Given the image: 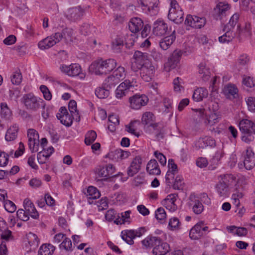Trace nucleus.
<instances>
[{
	"instance_id": "nucleus-1",
	"label": "nucleus",
	"mask_w": 255,
	"mask_h": 255,
	"mask_svg": "<svg viewBox=\"0 0 255 255\" xmlns=\"http://www.w3.org/2000/svg\"><path fill=\"white\" fill-rule=\"evenodd\" d=\"M116 66L117 62L114 59H101L93 62L89 69L92 72L97 75H107L113 71Z\"/></svg>"
},
{
	"instance_id": "nucleus-2",
	"label": "nucleus",
	"mask_w": 255,
	"mask_h": 255,
	"mask_svg": "<svg viewBox=\"0 0 255 255\" xmlns=\"http://www.w3.org/2000/svg\"><path fill=\"white\" fill-rule=\"evenodd\" d=\"M22 102L26 109L31 111H36L42 103V100L38 98L32 93L24 94L22 98Z\"/></svg>"
},
{
	"instance_id": "nucleus-3",
	"label": "nucleus",
	"mask_w": 255,
	"mask_h": 255,
	"mask_svg": "<svg viewBox=\"0 0 255 255\" xmlns=\"http://www.w3.org/2000/svg\"><path fill=\"white\" fill-rule=\"evenodd\" d=\"M183 12L177 1L172 0L170 2V8L168 14L169 19L176 24H179L183 21Z\"/></svg>"
},
{
	"instance_id": "nucleus-4",
	"label": "nucleus",
	"mask_w": 255,
	"mask_h": 255,
	"mask_svg": "<svg viewBox=\"0 0 255 255\" xmlns=\"http://www.w3.org/2000/svg\"><path fill=\"white\" fill-rule=\"evenodd\" d=\"M133 60L131 69L134 71H138V69L146 65L148 62H150L148 59V54L138 50L135 51L133 55Z\"/></svg>"
},
{
	"instance_id": "nucleus-5",
	"label": "nucleus",
	"mask_w": 255,
	"mask_h": 255,
	"mask_svg": "<svg viewBox=\"0 0 255 255\" xmlns=\"http://www.w3.org/2000/svg\"><path fill=\"white\" fill-rule=\"evenodd\" d=\"M144 227H141L137 230H126L122 232V238L127 244L131 245L134 244L133 239L136 237H140L146 232Z\"/></svg>"
},
{
	"instance_id": "nucleus-6",
	"label": "nucleus",
	"mask_w": 255,
	"mask_h": 255,
	"mask_svg": "<svg viewBox=\"0 0 255 255\" xmlns=\"http://www.w3.org/2000/svg\"><path fill=\"white\" fill-rule=\"evenodd\" d=\"M244 165L247 170H251L255 166V154L253 148L249 146L243 153Z\"/></svg>"
},
{
	"instance_id": "nucleus-7",
	"label": "nucleus",
	"mask_w": 255,
	"mask_h": 255,
	"mask_svg": "<svg viewBox=\"0 0 255 255\" xmlns=\"http://www.w3.org/2000/svg\"><path fill=\"white\" fill-rule=\"evenodd\" d=\"M138 70H140V76L144 81L150 82L152 80L154 76L155 68L151 62H148Z\"/></svg>"
},
{
	"instance_id": "nucleus-8",
	"label": "nucleus",
	"mask_w": 255,
	"mask_h": 255,
	"mask_svg": "<svg viewBox=\"0 0 255 255\" xmlns=\"http://www.w3.org/2000/svg\"><path fill=\"white\" fill-rule=\"evenodd\" d=\"M206 23V19L204 17H199L195 15L188 14L185 20V24L195 28H201Z\"/></svg>"
},
{
	"instance_id": "nucleus-9",
	"label": "nucleus",
	"mask_w": 255,
	"mask_h": 255,
	"mask_svg": "<svg viewBox=\"0 0 255 255\" xmlns=\"http://www.w3.org/2000/svg\"><path fill=\"white\" fill-rule=\"evenodd\" d=\"M84 13V10L81 6L69 8L65 13L66 17L71 21L81 19Z\"/></svg>"
},
{
	"instance_id": "nucleus-10",
	"label": "nucleus",
	"mask_w": 255,
	"mask_h": 255,
	"mask_svg": "<svg viewBox=\"0 0 255 255\" xmlns=\"http://www.w3.org/2000/svg\"><path fill=\"white\" fill-rule=\"evenodd\" d=\"M148 99L145 95H135L129 98L130 107L134 110H138L147 104Z\"/></svg>"
},
{
	"instance_id": "nucleus-11",
	"label": "nucleus",
	"mask_w": 255,
	"mask_h": 255,
	"mask_svg": "<svg viewBox=\"0 0 255 255\" xmlns=\"http://www.w3.org/2000/svg\"><path fill=\"white\" fill-rule=\"evenodd\" d=\"M59 69L63 73L71 77L79 75L81 71V67L77 64H71L69 65L61 64Z\"/></svg>"
},
{
	"instance_id": "nucleus-12",
	"label": "nucleus",
	"mask_w": 255,
	"mask_h": 255,
	"mask_svg": "<svg viewBox=\"0 0 255 255\" xmlns=\"http://www.w3.org/2000/svg\"><path fill=\"white\" fill-rule=\"evenodd\" d=\"M188 205L193 212L197 215L200 214L204 210V206L199 197L191 195L189 197Z\"/></svg>"
},
{
	"instance_id": "nucleus-13",
	"label": "nucleus",
	"mask_w": 255,
	"mask_h": 255,
	"mask_svg": "<svg viewBox=\"0 0 255 255\" xmlns=\"http://www.w3.org/2000/svg\"><path fill=\"white\" fill-rule=\"evenodd\" d=\"M240 131L243 134H255V124L248 119H243L239 123Z\"/></svg>"
},
{
	"instance_id": "nucleus-14",
	"label": "nucleus",
	"mask_w": 255,
	"mask_h": 255,
	"mask_svg": "<svg viewBox=\"0 0 255 255\" xmlns=\"http://www.w3.org/2000/svg\"><path fill=\"white\" fill-rule=\"evenodd\" d=\"M168 30V25L161 19L156 20L153 24V33L157 36L164 35Z\"/></svg>"
},
{
	"instance_id": "nucleus-15",
	"label": "nucleus",
	"mask_w": 255,
	"mask_h": 255,
	"mask_svg": "<svg viewBox=\"0 0 255 255\" xmlns=\"http://www.w3.org/2000/svg\"><path fill=\"white\" fill-rule=\"evenodd\" d=\"M208 146L210 147L216 146L215 140L211 136H206L200 137L195 142V146L197 149L204 148Z\"/></svg>"
},
{
	"instance_id": "nucleus-16",
	"label": "nucleus",
	"mask_w": 255,
	"mask_h": 255,
	"mask_svg": "<svg viewBox=\"0 0 255 255\" xmlns=\"http://www.w3.org/2000/svg\"><path fill=\"white\" fill-rule=\"evenodd\" d=\"M130 154L129 151H124L121 149H117L111 151L107 155V157L114 161H119L128 158Z\"/></svg>"
},
{
	"instance_id": "nucleus-17",
	"label": "nucleus",
	"mask_w": 255,
	"mask_h": 255,
	"mask_svg": "<svg viewBox=\"0 0 255 255\" xmlns=\"http://www.w3.org/2000/svg\"><path fill=\"white\" fill-rule=\"evenodd\" d=\"M182 53V52L181 50H176L174 51L165 64L166 67H169V69L167 70L168 71L175 67L180 60Z\"/></svg>"
},
{
	"instance_id": "nucleus-18",
	"label": "nucleus",
	"mask_w": 255,
	"mask_h": 255,
	"mask_svg": "<svg viewBox=\"0 0 255 255\" xmlns=\"http://www.w3.org/2000/svg\"><path fill=\"white\" fill-rule=\"evenodd\" d=\"M23 207L25 211L33 219H37L39 218V214L37 211L34 204L28 199H24Z\"/></svg>"
},
{
	"instance_id": "nucleus-19",
	"label": "nucleus",
	"mask_w": 255,
	"mask_h": 255,
	"mask_svg": "<svg viewBox=\"0 0 255 255\" xmlns=\"http://www.w3.org/2000/svg\"><path fill=\"white\" fill-rule=\"evenodd\" d=\"M128 27L130 31L132 33H137L141 30L143 27V22L139 17H135L130 19Z\"/></svg>"
},
{
	"instance_id": "nucleus-20",
	"label": "nucleus",
	"mask_w": 255,
	"mask_h": 255,
	"mask_svg": "<svg viewBox=\"0 0 255 255\" xmlns=\"http://www.w3.org/2000/svg\"><path fill=\"white\" fill-rule=\"evenodd\" d=\"M141 159L139 157H136L131 162L130 166L128 168L127 173L128 176L132 177L136 174L140 168Z\"/></svg>"
},
{
	"instance_id": "nucleus-21",
	"label": "nucleus",
	"mask_w": 255,
	"mask_h": 255,
	"mask_svg": "<svg viewBox=\"0 0 255 255\" xmlns=\"http://www.w3.org/2000/svg\"><path fill=\"white\" fill-rule=\"evenodd\" d=\"M168 170L165 176L166 183L171 184L170 177L174 178L175 174L177 172V165L174 163L173 159H169L168 162Z\"/></svg>"
},
{
	"instance_id": "nucleus-22",
	"label": "nucleus",
	"mask_w": 255,
	"mask_h": 255,
	"mask_svg": "<svg viewBox=\"0 0 255 255\" xmlns=\"http://www.w3.org/2000/svg\"><path fill=\"white\" fill-rule=\"evenodd\" d=\"M170 251L169 245L162 240L152 250V254L154 255H165Z\"/></svg>"
},
{
	"instance_id": "nucleus-23",
	"label": "nucleus",
	"mask_w": 255,
	"mask_h": 255,
	"mask_svg": "<svg viewBox=\"0 0 255 255\" xmlns=\"http://www.w3.org/2000/svg\"><path fill=\"white\" fill-rule=\"evenodd\" d=\"M161 240L162 239L159 237L148 236L142 240L141 243L142 245L144 246L145 248H153V249L156 247V246L161 243Z\"/></svg>"
},
{
	"instance_id": "nucleus-24",
	"label": "nucleus",
	"mask_w": 255,
	"mask_h": 255,
	"mask_svg": "<svg viewBox=\"0 0 255 255\" xmlns=\"http://www.w3.org/2000/svg\"><path fill=\"white\" fill-rule=\"evenodd\" d=\"M204 225L203 222L197 223L190 231L189 237L191 239L197 240L203 236L201 231L202 226Z\"/></svg>"
},
{
	"instance_id": "nucleus-25",
	"label": "nucleus",
	"mask_w": 255,
	"mask_h": 255,
	"mask_svg": "<svg viewBox=\"0 0 255 255\" xmlns=\"http://www.w3.org/2000/svg\"><path fill=\"white\" fill-rule=\"evenodd\" d=\"M85 194L87 197L88 202L90 204H93V200L99 198L101 196L99 190L93 186L89 187Z\"/></svg>"
},
{
	"instance_id": "nucleus-26",
	"label": "nucleus",
	"mask_w": 255,
	"mask_h": 255,
	"mask_svg": "<svg viewBox=\"0 0 255 255\" xmlns=\"http://www.w3.org/2000/svg\"><path fill=\"white\" fill-rule=\"evenodd\" d=\"M175 32L174 30L170 35L165 37L160 41L159 46L162 49L167 50L173 43L176 38Z\"/></svg>"
},
{
	"instance_id": "nucleus-27",
	"label": "nucleus",
	"mask_w": 255,
	"mask_h": 255,
	"mask_svg": "<svg viewBox=\"0 0 255 255\" xmlns=\"http://www.w3.org/2000/svg\"><path fill=\"white\" fill-rule=\"evenodd\" d=\"M146 170L151 175H158L161 172L157 162L154 159H151L148 162L146 166Z\"/></svg>"
},
{
	"instance_id": "nucleus-28",
	"label": "nucleus",
	"mask_w": 255,
	"mask_h": 255,
	"mask_svg": "<svg viewBox=\"0 0 255 255\" xmlns=\"http://www.w3.org/2000/svg\"><path fill=\"white\" fill-rule=\"evenodd\" d=\"M208 95V90L204 88H198L196 89L193 94V99L196 102H200L204 98L207 97Z\"/></svg>"
},
{
	"instance_id": "nucleus-29",
	"label": "nucleus",
	"mask_w": 255,
	"mask_h": 255,
	"mask_svg": "<svg viewBox=\"0 0 255 255\" xmlns=\"http://www.w3.org/2000/svg\"><path fill=\"white\" fill-rule=\"evenodd\" d=\"M225 95L228 98H235L238 96V90L234 85H228L223 89Z\"/></svg>"
},
{
	"instance_id": "nucleus-30",
	"label": "nucleus",
	"mask_w": 255,
	"mask_h": 255,
	"mask_svg": "<svg viewBox=\"0 0 255 255\" xmlns=\"http://www.w3.org/2000/svg\"><path fill=\"white\" fill-rule=\"evenodd\" d=\"M231 28L225 26L223 30L226 31L223 35L219 37V41L221 43L231 41L236 36L235 33L231 31Z\"/></svg>"
},
{
	"instance_id": "nucleus-31",
	"label": "nucleus",
	"mask_w": 255,
	"mask_h": 255,
	"mask_svg": "<svg viewBox=\"0 0 255 255\" xmlns=\"http://www.w3.org/2000/svg\"><path fill=\"white\" fill-rule=\"evenodd\" d=\"M129 83L128 81H124L121 83L116 90V96L117 98H121L126 96L130 91L127 85Z\"/></svg>"
},
{
	"instance_id": "nucleus-32",
	"label": "nucleus",
	"mask_w": 255,
	"mask_h": 255,
	"mask_svg": "<svg viewBox=\"0 0 255 255\" xmlns=\"http://www.w3.org/2000/svg\"><path fill=\"white\" fill-rule=\"evenodd\" d=\"M18 130V127L16 125L10 127L7 129L5 135V140L7 141H11L16 139L17 136Z\"/></svg>"
},
{
	"instance_id": "nucleus-33",
	"label": "nucleus",
	"mask_w": 255,
	"mask_h": 255,
	"mask_svg": "<svg viewBox=\"0 0 255 255\" xmlns=\"http://www.w3.org/2000/svg\"><path fill=\"white\" fill-rule=\"evenodd\" d=\"M150 127L153 129L156 140H160L163 138L164 130L161 124L159 123L151 124Z\"/></svg>"
},
{
	"instance_id": "nucleus-34",
	"label": "nucleus",
	"mask_w": 255,
	"mask_h": 255,
	"mask_svg": "<svg viewBox=\"0 0 255 255\" xmlns=\"http://www.w3.org/2000/svg\"><path fill=\"white\" fill-rule=\"evenodd\" d=\"M216 189L219 196L221 197L226 198L230 195L229 187L224 183L219 182L216 186Z\"/></svg>"
},
{
	"instance_id": "nucleus-35",
	"label": "nucleus",
	"mask_w": 255,
	"mask_h": 255,
	"mask_svg": "<svg viewBox=\"0 0 255 255\" xmlns=\"http://www.w3.org/2000/svg\"><path fill=\"white\" fill-rule=\"evenodd\" d=\"M56 44V42L53 39V37L48 36L41 40L38 43V47L41 50L48 49Z\"/></svg>"
},
{
	"instance_id": "nucleus-36",
	"label": "nucleus",
	"mask_w": 255,
	"mask_h": 255,
	"mask_svg": "<svg viewBox=\"0 0 255 255\" xmlns=\"http://www.w3.org/2000/svg\"><path fill=\"white\" fill-rule=\"evenodd\" d=\"M55 248L51 244H43L39 248L38 255H52Z\"/></svg>"
},
{
	"instance_id": "nucleus-37",
	"label": "nucleus",
	"mask_w": 255,
	"mask_h": 255,
	"mask_svg": "<svg viewBox=\"0 0 255 255\" xmlns=\"http://www.w3.org/2000/svg\"><path fill=\"white\" fill-rule=\"evenodd\" d=\"M199 73L201 75V77L204 81L209 80L210 77V69L207 67L206 64L205 63H201L199 65Z\"/></svg>"
},
{
	"instance_id": "nucleus-38",
	"label": "nucleus",
	"mask_w": 255,
	"mask_h": 255,
	"mask_svg": "<svg viewBox=\"0 0 255 255\" xmlns=\"http://www.w3.org/2000/svg\"><path fill=\"white\" fill-rule=\"evenodd\" d=\"M229 8L230 7L228 4H224L222 2H220L215 8V11L220 16V19H222L223 16L227 14V12L229 11Z\"/></svg>"
},
{
	"instance_id": "nucleus-39",
	"label": "nucleus",
	"mask_w": 255,
	"mask_h": 255,
	"mask_svg": "<svg viewBox=\"0 0 255 255\" xmlns=\"http://www.w3.org/2000/svg\"><path fill=\"white\" fill-rule=\"evenodd\" d=\"M124 47V41L120 37H116L112 42V48L115 53H120Z\"/></svg>"
},
{
	"instance_id": "nucleus-40",
	"label": "nucleus",
	"mask_w": 255,
	"mask_h": 255,
	"mask_svg": "<svg viewBox=\"0 0 255 255\" xmlns=\"http://www.w3.org/2000/svg\"><path fill=\"white\" fill-rule=\"evenodd\" d=\"M120 82L119 79H117L113 75L107 78L104 83V85L106 88L111 89L114 87Z\"/></svg>"
},
{
	"instance_id": "nucleus-41",
	"label": "nucleus",
	"mask_w": 255,
	"mask_h": 255,
	"mask_svg": "<svg viewBox=\"0 0 255 255\" xmlns=\"http://www.w3.org/2000/svg\"><path fill=\"white\" fill-rule=\"evenodd\" d=\"M63 38L66 42L73 41V30L69 27H65L62 30Z\"/></svg>"
},
{
	"instance_id": "nucleus-42",
	"label": "nucleus",
	"mask_w": 255,
	"mask_h": 255,
	"mask_svg": "<svg viewBox=\"0 0 255 255\" xmlns=\"http://www.w3.org/2000/svg\"><path fill=\"white\" fill-rule=\"evenodd\" d=\"M0 109L1 117L6 120L9 119L11 116V112L6 103L0 104Z\"/></svg>"
},
{
	"instance_id": "nucleus-43",
	"label": "nucleus",
	"mask_w": 255,
	"mask_h": 255,
	"mask_svg": "<svg viewBox=\"0 0 255 255\" xmlns=\"http://www.w3.org/2000/svg\"><path fill=\"white\" fill-rule=\"evenodd\" d=\"M105 87H98L95 90V95L99 99H105L108 97L109 90Z\"/></svg>"
},
{
	"instance_id": "nucleus-44",
	"label": "nucleus",
	"mask_w": 255,
	"mask_h": 255,
	"mask_svg": "<svg viewBox=\"0 0 255 255\" xmlns=\"http://www.w3.org/2000/svg\"><path fill=\"white\" fill-rule=\"evenodd\" d=\"M154 117L153 114L149 112L144 113L141 119V122L143 125H147L152 124L151 123L154 121Z\"/></svg>"
},
{
	"instance_id": "nucleus-45",
	"label": "nucleus",
	"mask_w": 255,
	"mask_h": 255,
	"mask_svg": "<svg viewBox=\"0 0 255 255\" xmlns=\"http://www.w3.org/2000/svg\"><path fill=\"white\" fill-rule=\"evenodd\" d=\"M58 119L60 121L62 124L66 127H70L72 124V118L70 115L67 114L66 115H62V116H58Z\"/></svg>"
},
{
	"instance_id": "nucleus-46",
	"label": "nucleus",
	"mask_w": 255,
	"mask_h": 255,
	"mask_svg": "<svg viewBox=\"0 0 255 255\" xmlns=\"http://www.w3.org/2000/svg\"><path fill=\"white\" fill-rule=\"evenodd\" d=\"M117 79H119V80L124 79L126 76V71L124 67L119 66L113 72L112 74Z\"/></svg>"
},
{
	"instance_id": "nucleus-47",
	"label": "nucleus",
	"mask_w": 255,
	"mask_h": 255,
	"mask_svg": "<svg viewBox=\"0 0 255 255\" xmlns=\"http://www.w3.org/2000/svg\"><path fill=\"white\" fill-rule=\"evenodd\" d=\"M235 178L232 174H225L221 176V180L220 182L224 183L225 185L229 186L232 185L235 182Z\"/></svg>"
},
{
	"instance_id": "nucleus-48",
	"label": "nucleus",
	"mask_w": 255,
	"mask_h": 255,
	"mask_svg": "<svg viewBox=\"0 0 255 255\" xmlns=\"http://www.w3.org/2000/svg\"><path fill=\"white\" fill-rule=\"evenodd\" d=\"M22 76L19 70H16L11 76V81L14 85H18L22 81Z\"/></svg>"
},
{
	"instance_id": "nucleus-49",
	"label": "nucleus",
	"mask_w": 255,
	"mask_h": 255,
	"mask_svg": "<svg viewBox=\"0 0 255 255\" xmlns=\"http://www.w3.org/2000/svg\"><path fill=\"white\" fill-rule=\"evenodd\" d=\"M96 137V132L94 130H90L85 135V143L87 145H90L95 140Z\"/></svg>"
},
{
	"instance_id": "nucleus-50",
	"label": "nucleus",
	"mask_w": 255,
	"mask_h": 255,
	"mask_svg": "<svg viewBox=\"0 0 255 255\" xmlns=\"http://www.w3.org/2000/svg\"><path fill=\"white\" fill-rule=\"evenodd\" d=\"M51 154L47 151H44L43 152L40 151L37 153V158L39 163L44 164L46 160L50 157Z\"/></svg>"
},
{
	"instance_id": "nucleus-51",
	"label": "nucleus",
	"mask_w": 255,
	"mask_h": 255,
	"mask_svg": "<svg viewBox=\"0 0 255 255\" xmlns=\"http://www.w3.org/2000/svg\"><path fill=\"white\" fill-rule=\"evenodd\" d=\"M61 249H64L67 251H72V244L70 239L66 238L62 243L59 245Z\"/></svg>"
},
{
	"instance_id": "nucleus-52",
	"label": "nucleus",
	"mask_w": 255,
	"mask_h": 255,
	"mask_svg": "<svg viewBox=\"0 0 255 255\" xmlns=\"http://www.w3.org/2000/svg\"><path fill=\"white\" fill-rule=\"evenodd\" d=\"M183 178L182 176L178 175L176 177L173 187L174 189L180 190L183 187Z\"/></svg>"
},
{
	"instance_id": "nucleus-53",
	"label": "nucleus",
	"mask_w": 255,
	"mask_h": 255,
	"mask_svg": "<svg viewBox=\"0 0 255 255\" xmlns=\"http://www.w3.org/2000/svg\"><path fill=\"white\" fill-rule=\"evenodd\" d=\"M4 207L9 213H13L16 209V207L14 203L8 200H6L4 202Z\"/></svg>"
},
{
	"instance_id": "nucleus-54",
	"label": "nucleus",
	"mask_w": 255,
	"mask_h": 255,
	"mask_svg": "<svg viewBox=\"0 0 255 255\" xmlns=\"http://www.w3.org/2000/svg\"><path fill=\"white\" fill-rule=\"evenodd\" d=\"M17 218L21 221H27L29 219V215L25 210L19 209L16 213Z\"/></svg>"
},
{
	"instance_id": "nucleus-55",
	"label": "nucleus",
	"mask_w": 255,
	"mask_h": 255,
	"mask_svg": "<svg viewBox=\"0 0 255 255\" xmlns=\"http://www.w3.org/2000/svg\"><path fill=\"white\" fill-rule=\"evenodd\" d=\"M155 216L157 220H164L166 217V214L164 209L161 207L157 209L155 212Z\"/></svg>"
},
{
	"instance_id": "nucleus-56",
	"label": "nucleus",
	"mask_w": 255,
	"mask_h": 255,
	"mask_svg": "<svg viewBox=\"0 0 255 255\" xmlns=\"http://www.w3.org/2000/svg\"><path fill=\"white\" fill-rule=\"evenodd\" d=\"M180 224L181 223L177 218L173 217L169 220L168 225L172 230H178L180 228Z\"/></svg>"
},
{
	"instance_id": "nucleus-57",
	"label": "nucleus",
	"mask_w": 255,
	"mask_h": 255,
	"mask_svg": "<svg viewBox=\"0 0 255 255\" xmlns=\"http://www.w3.org/2000/svg\"><path fill=\"white\" fill-rule=\"evenodd\" d=\"M240 14L239 13H235L231 17L229 22L226 25V26L228 27H230V28H233L237 23Z\"/></svg>"
},
{
	"instance_id": "nucleus-58",
	"label": "nucleus",
	"mask_w": 255,
	"mask_h": 255,
	"mask_svg": "<svg viewBox=\"0 0 255 255\" xmlns=\"http://www.w3.org/2000/svg\"><path fill=\"white\" fill-rule=\"evenodd\" d=\"M177 195L176 194H171L168 195L166 198L164 199L162 202V205L173 204L176 200Z\"/></svg>"
},
{
	"instance_id": "nucleus-59",
	"label": "nucleus",
	"mask_w": 255,
	"mask_h": 255,
	"mask_svg": "<svg viewBox=\"0 0 255 255\" xmlns=\"http://www.w3.org/2000/svg\"><path fill=\"white\" fill-rule=\"evenodd\" d=\"M40 90L43 94L44 98L46 100H50L52 98V95L48 89L45 85H41L40 87Z\"/></svg>"
},
{
	"instance_id": "nucleus-60",
	"label": "nucleus",
	"mask_w": 255,
	"mask_h": 255,
	"mask_svg": "<svg viewBox=\"0 0 255 255\" xmlns=\"http://www.w3.org/2000/svg\"><path fill=\"white\" fill-rule=\"evenodd\" d=\"M131 211L129 210L123 212L121 214V219L122 221V223L125 224L128 223V224L131 222V219L130 218V215Z\"/></svg>"
},
{
	"instance_id": "nucleus-61",
	"label": "nucleus",
	"mask_w": 255,
	"mask_h": 255,
	"mask_svg": "<svg viewBox=\"0 0 255 255\" xmlns=\"http://www.w3.org/2000/svg\"><path fill=\"white\" fill-rule=\"evenodd\" d=\"M9 155L4 152H0V166H5L8 161Z\"/></svg>"
},
{
	"instance_id": "nucleus-62",
	"label": "nucleus",
	"mask_w": 255,
	"mask_h": 255,
	"mask_svg": "<svg viewBox=\"0 0 255 255\" xmlns=\"http://www.w3.org/2000/svg\"><path fill=\"white\" fill-rule=\"evenodd\" d=\"M248 109L252 112H255V98L250 97L246 101Z\"/></svg>"
},
{
	"instance_id": "nucleus-63",
	"label": "nucleus",
	"mask_w": 255,
	"mask_h": 255,
	"mask_svg": "<svg viewBox=\"0 0 255 255\" xmlns=\"http://www.w3.org/2000/svg\"><path fill=\"white\" fill-rule=\"evenodd\" d=\"M217 116L215 114H213L209 116L208 118H206L204 120V123L206 125L213 126L214 124L217 122Z\"/></svg>"
},
{
	"instance_id": "nucleus-64",
	"label": "nucleus",
	"mask_w": 255,
	"mask_h": 255,
	"mask_svg": "<svg viewBox=\"0 0 255 255\" xmlns=\"http://www.w3.org/2000/svg\"><path fill=\"white\" fill-rule=\"evenodd\" d=\"M154 155L162 165L164 166L166 164V158L162 153L156 151L154 152Z\"/></svg>"
}]
</instances>
